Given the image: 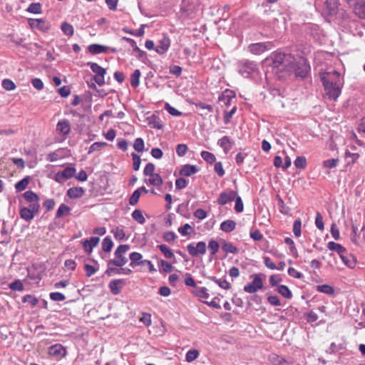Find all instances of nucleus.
<instances>
[{"label": "nucleus", "instance_id": "obj_26", "mask_svg": "<svg viewBox=\"0 0 365 365\" xmlns=\"http://www.w3.org/2000/svg\"><path fill=\"white\" fill-rule=\"evenodd\" d=\"M222 250L226 253L236 254L238 252V249L232 243L222 240Z\"/></svg>", "mask_w": 365, "mask_h": 365}, {"label": "nucleus", "instance_id": "obj_35", "mask_svg": "<svg viewBox=\"0 0 365 365\" xmlns=\"http://www.w3.org/2000/svg\"><path fill=\"white\" fill-rule=\"evenodd\" d=\"M277 292L286 299H291L292 297L291 291L286 285H279Z\"/></svg>", "mask_w": 365, "mask_h": 365}, {"label": "nucleus", "instance_id": "obj_58", "mask_svg": "<svg viewBox=\"0 0 365 365\" xmlns=\"http://www.w3.org/2000/svg\"><path fill=\"white\" fill-rule=\"evenodd\" d=\"M188 148L185 144H178L176 148V153L178 156L182 157L187 152Z\"/></svg>", "mask_w": 365, "mask_h": 365}, {"label": "nucleus", "instance_id": "obj_41", "mask_svg": "<svg viewBox=\"0 0 365 365\" xmlns=\"http://www.w3.org/2000/svg\"><path fill=\"white\" fill-rule=\"evenodd\" d=\"M113 243L110 237H106L102 242V249L104 252H108L111 250Z\"/></svg>", "mask_w": 365, "mask_h": 365}, {"label": "nucleus", "instance_id": "obj_8", "mask_svg": "<svg viewBox=\"0 0 365 365\" xmlns=\"http://www.w3.org/2000/svg\"><path fill=\"white\" fill-rule=\"evenodd\" d=\"M292 58L290 55H286L282 53H275L272 56L273 59V66L276 68H279L282 66V68H286L289 66V64L287 62L289 61Z\"/></svg>", "mask_w": 365, "mask_h": 365}, {"label": "nucleus", "instance_id": "obj_62", "mask_svg": "<svg viewBox=\"0 0 365 365\" xmlns=\"http://www.w3.org/2000/svg\"><path fill=\"white\" fill-rule=\"evenodd\" d=\"M76 173V170L73 168H66L62 172V176L66 179L72 178Z\"/></svg>", "mask_w": 365, "mask_h": 365}, {"label": "nucleus", "instance_id": "obj_29", "mask_svg": "<svg viewBox=\"0 0 365 365\" xmlns=\"http://www.w3.org/2000/svg\"><path fill=\"white\" fill-rule=\"evenodd\" d=\"M108 48L106 46L100 44H91L88 47V51L92 54H98L101 53H106Z\"/></svg>", "mask_w": 365, "mask_h": 365}, {"label": "nucleus", "instance_id": "obj_21", "mask_svg": "<svg viewBox=\"0 0 365 365\" xmlns=\"http://www.w3.org/2000/svg\"><path fill=\"white\" fill-rule=\"evenodd\" d=\"M198 171V168L196 165L190 164L185 165L182 167L180 170V175L184 176H191L195 174Z\"/></svg>", "mask_w": 365, "mask_h": 365}, {"label": "nucleus", "instance_id": "obj_36", "mask_svg": "<svg viewBox=\"0 0 365 365\" xmlns=\"http://www.w3.org/2000/svg\"><path fill=\"white\" fill-rule=\"evenodd\" d=\"M317 290L319 292L324 293L329 295H331L334 292V288L328 284L318 285L317 286Z\"/></svg>", "mask_w": 365, "mask_h": 365}, {"label": "nucleus", "instance_id": "obj_3", "mask_svg": "<svg viewBox=\"0 0 365 365\" xmlns=\"http://www.w3.org/2000/svg\"><path fill=\"white\" fill-rule=\"evenodd\" d=\"M87 65L90 66L91 71L96 74L93 78L96 83L100 86H103L105 84L104 76L106 73V69L93 62H88Z\"/></svg>", "mask_w": 365, "mask_h": 365}, {"label": "nucleus", "instance_id": "obj_17", "mask_svg": "<svg viewBox=\"0 0 365 365\" xmlns=\"http://www.w3.org/2000/svg\"><path fill=\"white\" fill-rule=\"evenodd\" d=\"M56 130L61 135H67L71 130L69 122L67 120H60L57 123Z\"/></svg>", "mask_w": 365, "mask_h": 365}, {"label": "nucleus", "instance_id": "obj_16", "mask_svg": "<svg viewBox=\"0 0 365 365\" xmlns=\"http://www.w3.org/2000/svg\"><path fill=\"white\" fill-rule=\"evenodd\" d=\"M235 197V193L233 191H225L220 194L217 202L219 205H225L227 202L232 201Z\"/></svg>", "mask_w": 365, "mask_h": 365}, {"label": "nucleus", "instance_id": "obj_57", "mask_svg": "<svg viewBox=\"0 0 365 365\" xmlns=\"http://www.w3.org/2000/svg\"><path fill=\"white\" fill-rule=\"evenodd\" d=\"M140 196V190H135L129 199L130 205H136L138 202Z\"/></svg>", "mask_w": 365, "mask_h": 365}, {"label": "nucleus", "instance_id": "obj_13", "mask_svg": "<svg viewBox=\"0 0 365 365\" xmlns=\"http://www.w3.org/2000/svg\"><path fill=\"white\" fill-rule=\"evenodd\" d=\"M339 0H326L324 2V12L329 16L335 15L339 9Z\"/></svg>", "mask_w": 365, "mask_h": 365}, {"label": "nucleus", "instance_id": "obj_47", "mask_svg": "<svg viewBox=\"0 0 365 365\" xmlns=\"http://www.w3.org/2000/svg\"><path fill=\"white\" fill-rule=\"evenodd\" d=\"M132 217L140 224H143L145 220L140 210H135L132 213Z\"/></svg>", "mask_w": 365, "mask_h": 365}, {"label": "nucleus", "instance_id": "obj_46", "mask_svg": "<svg viewBox=\"0 0 365 365\" xmlns=\"http://www.w3.org/2000/svg\"><path fill=\"white\" fill-rule=\"evenodd\" d=\"M2 87L6 91H14L16 88L15 83L10 79L6 78L2 81Z\"/></svg>", "mask_w": 365, "mask_h": 365}, {"label": "nucleus", "instance_id": "obj_33", "mask_svg": "<svg viewBox=\"0 0 365 365\" xmlns=\"http://www.w3.org/2000/svg\"><path fill=\"white\" fill-rule=\"evenodd\" d=\"M29 182V177H26L23 178L21 180L19 181L15 185V189L17 192H21L24 190L28 186Z\"/></svg>", "mask_w": 365, "mask_h": 365}, {"label": "nucleus", "instance_id": "obj_48", "mask_svg": "<svg viewBox=\"0 0 365 365\" xmlns=\"http://www.w3.org/2000/svg\"><path fill=\"white\" fill-rule=\"evenodd\" d=\"M294 163L296 168L304 169L307 166V160L304 156H299L295 159Z\"/></svg>", "mask_w": 365, "mask_h": 365}, {"label": "nucleus", "instance_id": "obj_24", "mask_svg": "<svg viewBox=\"0 0 365 365\" xmlns=\"http://www.w3.org/2000/svg\"><path fill=\"white\" fill-rule=\"evenodd\" d=\"M28 271V277L32 281L31 283L38 284L42 279V275L40 272L34 268L29 269Z\"/></svg>", "mask_w": 365, "mask_h": 365}, {"label": "nucleus", "instance_id": "obj_12", "mask_svg": "<svg viewBox=\"0 0 365 365\" xmlns=\"http://www.w3.org/2000/svg\"><path fill=\"white\" fill-rule=\"evenodd\" d=\"M248 48L249 51L252 53L259 55L264 53L265 51L271 49L272 43L270 42L252 43L250 44Z\"/></svg>", "mask_w": 365, "mask_h": 365}, {"label": "nucleus", "instance_id": "obj_54", "mask_svg": "<svg viewBox=\"0 0 365 365\" xmlns=\"http://www.w3.org/2000/svg\"><path fill=\"white\" fill-rule=\"evenodd\" d=\"M61 30L66 35L72 36L73 34V26L66 22L61 24Z\"/></svg>", "mask_w": 365, "mask_h": 365}, {"label": "nucleus", "instance_id": "obj_42", "mask_svg": "<svg viewBox=\"0 0 365 365\" xmlns=\"http://www.w3.org/2000/svg\"><path fill=\"white\" fill-rule=\"evenodd\" d=\"M208 248L211 255H215L219 250L220 245L216 240H211L208 243Z\"/></svg>", "mask_w": 365, "mask_h": 365}, {"label": "nucleus", "instance_id": "obj_10", "mask_svg": "<svg viewBox=\"0 0 365 365\" xmlns=\"http://www.w3.org/2000/svg\"><path fill=\"white\" fill-rule=\"evenodd\" d=\"M292 67L295 70L297 76L304 77L309 71V66L307 64V61L304 58H300L299 61Z\"/></svg>", "mask_w": 365, "mask_h": 365}, {"label": "nucleus", "instance_id": "obj_50", "mask_svg": "<svg viewBox=\"0 0 365 365\" xmlns=\"http://www.w3.org/2000/svg\"><path fill=\"white\" fill-rule=\"evenodd\" d=\"M112 233L113 234L115 238L118 240H123L125 236L124 230L119 227H117L115 229H113L112 230Z\"/></svg>", "mask_w": 365, "mask_h": 365}, {"label": "nucleus", "instance_id": "obj_18", "mask_svg": "<svg viewBox=\"0 0 365 365\" xmlns=\"http://www.w3.org/2000/svg\"><path fill=\"white\" fill-rule=\"evenodd\" d=\"M125 284L123 279H114L109 283V288L113 294H118Z\"/></svg>", "mask_w": 365, "mask_h": 365}, {"label": "nucleus", "instance_id": "obj_53", "mask_svg": "<svg viewBox=\"0 0 365 365\" xmlns=\"http://www.w3.org/2000/svg\"><path fill=\"white\" fill-rule=\"evenodd\" d=\"M315 225L321 231L324 230V229L323 217L319 212H317V214H316Z\"/></svg>", "mask_w": 365, "mask_h": 365}, {"label": "nucleus", "instance_id": "obj_25", "mask_svg": "<svg viewBox=\"0 0 365 365\" xmlns=\"http://www.w3.org/2000/svg\"><path fill=\"white\" fill-rule=\"evenodd\" d=\"M327 247L329 250L336 252L339 257L341 255L346 253V250L344 247H342L340 244L334 242H329L327 244Z\"/></svg>", "mask_w": 365, "mask_h": 365}, {"label": "nucleus", "instance_id": "obj_37", "mask_svg": "<svg viewBox=\"0 0 365 365\" xmlns=\"http://www.w3.org/2000/svg\"><path fill=\"white\" fill-rule=\"evenodd\" d=\"M210 279L217 284L221 288L229 289L230 288V283L226 279H217L215 277H210Z\"/></svg>", "mask_w": 365, "mask_h": 365}, {"label": "nucleus", "instance_id": "obj_31", "mask_svg": "<svg viewBox=\"0 0 365 365\" xmlns=\"http://www.w3.org/2000/svg\"><path fill=\"white\" fill-rule=\"evenodd\" d=\"M141 259H142V255L139 252H132L130 255V265L131 267H135L137 265H142L141 263Z\"/></svg>", "mask_w": 365, "mask_h": 365}, {"label": "nucleus", "instance_id": "obj_63", "mask_svg": "<svg viewBox=\"0 0 365 365\" xmlns=\"http://www.w3.org/2000/svg\"><path fill=\"white\" fill-rule=\"evenodd\" d=\"M160 266L162 267L163 271L166 273L170 272L173 269V265L165 260H161L160 262Z\"/></svg>", "mask_w": 365, "mask_h": 365}, {"label": "nucleus", "instance_id": "obj_32", "mask_svg": "<svg viewBox=\"0 0 365 365\" xmlns=\"http://www.w3.org/2000/svg\"><path fill=\"white\" fill-rule=\"evenodd\" d=\"M140 71L138 69L135 70L130 76V84L133 88H136L140 84Z\"/></svg>", "mask_w": 365, "mask_h": 365}, {"label": "nucleus", "instance_id": "obj_39", "mask_svg": "<svg viewBox=\"0 0 365 365\" xmlns=\"http://www.w3.org/2000/svg\"><path fill=\"white\" fill-rule=\"evenodd\" d=\"M158 248L164 254L166 258L171 259L174 257L173 252L167 245H160Z\"/></svg>", "mask_w": 365, "mask_h": 365}, {"label": "nucleus", "instance_id": "obj_44", "mask_svg": "<svg viewBox=\"0 0 365 365\" xmlns=\"http://www.w3.org/2000/svg\"><path fill=\"white\" fill-rule=\"evenodd\" d=\"M148 124L151 128H153L161 129L163 128V124L161 123L160 120H159V119L155 115H153L149 119Z\"/></svg>", "mask_w": 365, "mask_h": 365}, {"label": "nucleus", "instance_id": "obj_40", "mask_svg": "<svg viewBox=\"0 0 365 365\" xmlns=\"http://www.w3.org/2000/svg\"><path fill=\"white\" fill-rule=\"evenodd\" d=\"M200 155L204 160L210 164L213 163L216 160L214 154L208 151H202Z\"/></svg>", "mask_w": 365, "mask_h": 365}, {"label": "nucleus", "instance_id": "obj_20", "mask_svg": "<svg viewBox=\"0 0 365 365\" xmlns=\"http://www.w3.org/2000/svg\"><path fill=\"white\" fill-rule=\"evenodd\" d=\"M217 144L223 149L225 153H227L233 145L232 142L228 136H223L218 140Z\"/></svg>", "mask_w": 365, "mask_h": 365}, {"label": "nucleus", "instance_id": "obj_11", "mask_svg": "<svg viewBox=\"0 0 365 365\" xmlns=\"http://www.w3.org/2000/svg\"><path fill=\"white\" fill-rule=\"evenodd\" d=\"M48 354L56 360H59L66 355V351L61 344H56L48 348Z\"/></svg>", "mask_w": 365, "mask_h": 365}, {"label": "nucleus", "instance_id": "obj_38", "mask_svg": "<svg viewBox=\"0 0 365 365\" xmlns=\"http://www.w3.org/2000/svg\"><path fill=\"white\" fill-rule=\"evenodd\" d=\"M199 351L197 349L189 350L186 353L185 360L187 362H192L199 356Z\"/></svg>", "mask_w": 365, "mask_h": 365}, {"label": "nucleus", "instance_id": "obj_49", "mask_svg": "<svg viewBox=\"0 0 365 365\" xmlns=\"http://www.w3.org/2000/svg\"><path fill=\"white\" fill-rule=\"evenodd\" d=\"M284 242L289 246V250L292 254L295 257H298L297 250L294 246V242L290 237H286L284 239Z\"/></svg>", "mask_w": 365, "mask_h": 365}, {"label": "nucleus", "instance_id": "obj_61", "mask_svg": "<svg viewBox=\"0 0 365 365\" xmlns=\"http://www.w3.org/2000/svg\"><path fill=\"white\" fill-rule=\"evenodd\" d=\"M339 160L337 158L329 159L323 162V165L325 168H333L337 165Z\"/></svg>", "mask_w": 365, "mask_h": 365}, {"label": "nucleus", "instance_id": "obj_55", "mask_svg": "<svg viewBox=\"0 0 365 365\" xmlns=\"http://www.w3.org/2000/svg\"><path fill=\"white\" fill-rule=\"evenodd\" d=\"M9 288L14 291H23L24 285L20 280L17 279L9 284Z\"/></svg>", "mask_w": 365, "mask_h": 365}, {"label": "nucleus", "instance_id": "obj_51", "mask_svg": "<svg viewBox=\"0 0 365 365\" xmlns=\"http://www.w3.org/2000/svg\"><path fill=\"white\" fill-rule=\"evenodd\" d=\"M192 231H193V228L188 223H186L182 227L178 228V232L183 236L190 235Z\"/></svg>", "mask_w": 365, "mask_h": 365}, {"label": "nucleus", "instance_id": "obj_19", "mask_svg": "<svg viewBox=\"0 0 365 365\" xmlns=\"http://www.w3.org/2000/svg\"><path fill=\"white\" fill-rule=\"evenodd\" d=\"M100 241L99 237H92L89 240L83 242V246L86 252L91 253L93 247H96Z\"/></svg>", "mask_w": 365, "mask_h": 365}, {"label": "nucleus", "instance_id": "obj_28", "mask_svg": "<svg viewBox=\"0 0 365 365\" xmlns=\"http://www.w3.org/2000/svg\"><path fill=\"white\" fill-rule=\"evenodd\" d=\"M236 223L232 220H227L222 222L220 225V229L223 232H230L235 229Z\"/></svg>", "mask_w": 365, "mask_h": 365}, {"label": "nucleus", "instance_id": "obj_15", "mask_svg": "<svg viewBox=\"0 0 365 365\" xmlns=\"http://www.w3.org/2000/svg\"><path fill=\"white\" fill-rule=\"evenodd\" d=\"M170 46V40L168 37L163 36L158 42L155 51L159 54L165 53Z\"/></svg>", "mask_w": 365, "mask_h": 365}, {"label": "nucleus", "instance_id": "obj_6", "mask_svg": "<svg viewBox=\"0 0 365 365\" xmlns=\"http://www.w3.org/2000/svg\"><path fill=\"white\" fill-rule=\"evenodd\" d=\"M353 8L354 14L360 19H365V2L364 0H346Z\"/></svg>", "mask_w": 365, "mask_h": 365}, {"label": "nucleus", "instance_id": "obj_1", "mask_svg": "<svg viewBox=\"0 0 365 365\" xmlns=\"http://www.w3.org/2000/svg\"><path fill=\"white\" fill-rule=\"evenodd\" d=\"M321 80L324 88V95L330 100L336 101L341 94L342 83L340 73L336 71L324 74Z\"/></svg>", "mask_w": 365, "mask_h": 365}, {"label": "nucleus", "instance_id": "obj_23", "mask_svg": "<svg viewBox=\"0 0 365 365\" xmlns=\"http://www.w3.org/2000/svg\"><path fill=\"white\" fill-rule=\"evenodd\" d=\"M24 199L30 203V205H36L38 203V196L31 190L25 192L23 195Z\"/></svg>", "mask_w": 365, "mask_h": 365}, {"label": "nucleus", "instance_id": "obj_2", "mask_svg": "<svg viewBox=\"0 0 365 365\" xmlns=\"http://www.w3.org/2000/svg\"><path fill=\"white\" fill-rule=\"evenodd\" d=\"M130 250V245H119L115 251V258L109 261L108 264H113L116 267H122L128 262V259L124 256Z\"/></svg>", "mask_w": 365, "mask_h": 365}, {"label": "nucleus", "instance_id": "obj_52", "mask_svg": "<svg viewBox=\"0 0 365 365\" xmlns=\"http://www.w3.org/2000/svg\"><path fill=\"white\" fill-rule=\"evenodd\" d=\"M26 10L30 13L40 14L41 12V6L39 3H32Z\"/></svg>", "mask_w": 365, "mask_h": 365}, {"label": "nucleus", "instance_id": "obj_5", "mask_svg": "<svg viewBox=\"0 0 365 365\" xmlns=\"http://www.w3.org/2000/svg\"><path fill=\"white\" fill-rule=\"evenodd\" d=\"M252 277V282L244 287L245 292L250 294L256 293L258 290L262 289L263 287V282L259 274H254Z\"/></svg>", "mask_w": 365, "mask_h": 365}, {"label": "nucleus", "instance_id": "obj_43", "mask_svg": "<svg viewBox=\"0 0 365 365\" xmlns=\"http://www.w3.org/2000/svg\"><path fill=\"white\" fill-rule=\"evenodd\" d=\"M69 207L64 204H61L56 212V217L58 218L61 217L64 215L69 214Z\"/></svg>", "mask_w": 365, "mask_h": 365}, {"label": "nucleus", "instance_id": "obj_60", "mask_svg": "<svg viewBox=\"0 0 365 365\" xmlns=\"http://www.w3.org/2000/svg\"><path fill=\"white\" fill-rule=\"evenodd\" d=\"M187 180L183 178H178L175 180V187L178 190H182L187 185Z\"/></svg>", "mask_w": 365, "mask_h": 365}, {"label": "nucleus", "instance_id": "obj_22", "mask_svg": "<svg viewBox=\"0 0 365 365\" xmlns=\"http://www.w3.org/2000/svg\"><path fill=\"white\" fill-rule=\"evenodd\" d=\"M84 194V190L82 187H73L67 191V195L70 198L76 199L82 197Z\"/></svg>", "mask_w": 365, "mask_h": 365}, {"label": "nucleus", "instance_id": "obj_4", "mask_svg": "<svg viewBox=\"0 0 365 365\" xmlns=\"http://www.w3.org/2000/svg\"><path fill=\"white\" fill-rule=\"evenodd\" d=\"M39 207V204L29 205V207H22L20 209V216L23 220L30 222L34 218V215L38 212Z\"/></svg>", "mask_w": 365, "mask_h": 365}, {"label": "nucleus", "instance_id": "obj_7", "mask_svg": "<svg viewBox=\"0 0 365 365\" xmlns=\"http://www.w3.org/2000/svg\"><path fill=\"white\" fill-rule=\"evenodd\" d=\"M188 253L192 257H198L199 255L206 253V244L205 242H199L196 245L190 243L187 246Z\"/></svg>", "mask_w": 365, "mask_h": 365}, {"label": "nucleus", "instance_id": "obj_45", "mask_svg": "<svg viewBox=\"0 0 365 365\" xmlns=\"http://www.w3.org/2000/svg\"><path fill=\"white\" fill-rule=\"evenodd\" d=\"M144 141L141 138H138L135 140L133 143L134 149L138 152L142 153L144 150Z\"/></svg>", "mask_w": 365, "mask_h": 365}, {"label": "nucleus", "instance_id": "obj_56", "mask_svg": "<svg viewBox=\"0 0 365 365\" xmlns=\"http://www.w3.org/2000/svg\"><path fill=\"white\" fill-rule=\"evenodd\" d=\"M49 297L50 299L54 302H62L66 299L65 295L60 292H51Z\"/></svg>", "mask_w": 365, "mask_h": 365}, {"label": "nucleus", "instance_id": "obj_9", "mask_svg": "<svg viewBox=\"0 0 365 365\" xmlns=\"http://www.w3.org/2000/svg\"><path fill=\"white\" fill-rule=\"evenodd\" d=\"M256 69L257 65L251 61L241 62L239 66V73L245 78H248Z\"/></svg>", "mask_w": 365, "mask_h": 365}, {"label": "nucleus", "instance_id": "obj_59", "mask_svg": "<svg viewBox=\"0 0 365 365\" xmlns=\"http://www.w3.org/2000/svg\"><path fill=\"white\" fill-rule=\"evenodd\" d=\"M302 222L299 220H295L293 225V232L296 237L301 235Z\"/></svg>", "mask_w": 365, "mask_h": 365}, {"label": "nucleus", "instance_id": "obj_14", "mask_svg": "<svg viewBox=\"0 0 365 365\" xmlns=\"http://www.w3.org/2000/svg\"><path fill=\"white\" fill-rule=\"evenodd\" d=\"M269 360L273 365H292L294 364L292 359H284L276 354H270Z\"/></svg>", "mask_w": 365, "mask_h": 365}, {"label": "nucleus", "instance_id": "obj_64", "mask_svg": "<svg viewBox=\"0 0 365 365\" xmlns=\"http://www.w3.org/2000/svg\"><path fill=\"white\" fill-rule=\"evenodd\" d=\"M32 86L37 89L38 91H41L43 88L44 84L43 82L38 78H33L31 80Z\"/></svg>", "mask_w": 365, "mask_h": 365}, {"label": "nucleus", "instance_id": "obj_27", "mask_svg": "<svg viewBox=\"0 0 365 365\" xmlns=\"http://www.w3.org/2000/svg\"><path fill=\"white\" fill-rule=\"evenodd\" d=\"M344 264L349 267H354L356 264V258L350 254H343L340 256Z\"/></svg>", "mask_w": 365, "mask_h": 365}, {"label": "nucleus", "instance_id": "obj_30", "mask_svg": "<svg viewBox=\"0 0 365 365\" xmlns=\"http://www.w3.org/2000/svg\"><path fill=\"white\" fill-rule=\"evenodd\" d=\"M192 293L197 297L200 299H208L210 295L207 292V289L205 287H197L192 291Z\"/></svg>", "mask_w": 365, "mask_h": 365}, {"label": "nucleus", "instance_id": "obj_34", "mask_svg": "<svg viewBox=\"0 0 365 365\" xmlns=\"http://www.w3.org/2000/svg\"><path fill=\"white\" fill-rule=\"evenodd\" d=\"M149 182L154 186H160L163 184L162 178L157 173L149 175Z\"/></svg>", "mask_w": 365, "mask_h": 365}]
</instances>
